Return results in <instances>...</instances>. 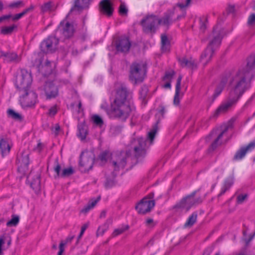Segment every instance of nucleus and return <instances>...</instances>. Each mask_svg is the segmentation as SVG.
Returning <instances> with one entry per match:
<instances>
[{
  "instance_id": "3",
  "label": "nucleus",
  "mask_w": 255,
  "mask_h": 255,
  "mask_svg": "<svg viewBox=\"0 0 255 255\" xmlns=\"http://www.w3.org/2000/svg\"><path fill=\"white\" fill-rule=\"evenodd\" d=\"M111 109L113 114L123 120H126L134 109L131 95L125 86L121 85L117 89Z\"/></svg>"
},
{
  "instance_id": "18",
  "label": "nucleus",
  "mask_w": 255,
  "mask_h": 255,
  "mask_svg": "<svg viewBox=\"0 0 255 255\" xmlns=\"http://www.w3.org/2000/svg\"><path fill=\"white\" fill-rule=\"evenodd\" d=\"M29 163L28 154L27 153H22L19 156L17 159L18 169L24 171L27 168Z\"/></svg>"
},
{
  "instance_id": "61",
  "label": "nucleus",
  "mask_w": 255,
  "mask_h": 255,
  "mask_svg": "<svg viewBox=\"0 0 255 255\" xmlns=\"http://www.w3.org/2000/svg\"><path fill=\"white\" fill-rule=\"evenodd\" d=\"M227 11L228 13H232L235 11V6L234 5H230L227 8Z\"/></svg>"
},
{
  "instance_id": "30",
  "label": "nucleus",
  "mask_w": 255,
  "mask_h": 255,
  "mask_svg": "<svg viewBox=\"0 0 255 255\" xmlns=\"http://www.w3.org/2000/svg\"><path fill=\"white\" fill-rule=\"evenodd\" d=\"M225 85V82H222L216 88L213 95L211 98L212 103H213L216 98L221 93Z\"/></svg>"
},
{
  "instance_id": "40",
  "label": "nucleus",
  "mask_w": 255,
  "mask_h": 255,
  "mask_svg": "<svg viewBox=\"0 0 255 255\" xmlns=\"http://www.w3.org/2000/svg\"><path fill=\"white\" fill-rule=\"evenodd\" d=\"M191 1V0H179L176 5L181 9H184L190 5Z\"/></svg>"
},
{
  "instance_id": "32",
  "label": "nucleus",
  "mask_w": 255,
  "mask_h": 255,
  "mask_svg": "<svg viewBox=\"0 0 255 255\" xmlns=\"http://www.w3.org/2000/svg\"><path fill=\"white\" fill-rule=\"evenodd\" d=\"M99 200L100 197H98L97 199L91 201L81 210V212L83 213H87L96 205Z\"/></svg>"
},
{
  "instance_id": "33",
  "label": "nucleus",
  "mask_w": 255,
  "mask_h": 255,
  "mask_svg": "<svg viewBox=\"0 0 255 255\" xmlns=\"http://www.w3.org/2000/svg\"><path fill=\"white\" fill-rule=\"evenodd\" d=\"M99 200L100 197H98L97 199L91 201L81 210V212L83 213H87L96 205Z\"/></svg>"
},
{
  "instance_id": "50",
  "label": "nucleus",
  "mask_w": 255,
  "mask_h": 255,
  "mask_svg": "<svg viewBox=\"0 0 255 255\" xmlns=\"http://www.w3.org/2000/svg\"><path fill=\"white\" fill-rule=\"evenodd\" d=\"M248 25L250 26L255 25V13L251 14L248 19Z\"/></svg>"
},
{
  "instance_id": "13",
  "label": "nucleus",
  "mask_w": 255,
  "mask_h": 255,
  "mask_svg": "<svg viewBox=\"0 0 255 255\" xmlns=\"http://www.w3.org/2000/svg\"><path fill=\"white\" fill-rule=\"evenodd\" d=\"M94 163V155L91 152H83L80 157V165L83 170L88 171L92 169Z\"/></svg>"
},
{
  "instance_id": "2",
  "label": "nucleus",
  "mask_w": 255,
  "mask_h": 255,
  "mask_svg": "<svg viewBox=\"0 0 255 255\" xmlns=\"http://www.w3.org/2000/svg\"><path fill=\"white\" fill-rule=\"evenodd\" d=\"M255 56L251 55L248 59L245 68L234 73L230 78L229 96L238 101L249 88V82L253 78L255 71Z\"/></svg>"
},
{
  "instance_id": "64",
  "label": "nucleus",
  "mask_w": 255,
  "mask_h": 255,
  "mask_svg": "<svg viewBox=\"0 0 255 255\" xmlns=\"http://www.w3.org/2000/svg\"><path fill=\"white\" fill-rule=\"evenodd\" d=\"M105 230L102 228L99 227L97 230V234L98 236L103 235L105 233Z\"/></svg>"
},
{
  "instance_id": "27",
  "label": "nucleus",
  "mask_w": 255,
  "mask_h": 255,
  "mask_svg": "<svg viewBox=\"0 0 255 255\" xmlns=\"http://www.w3.org/2000/svg\"><path fill=\"white\" fill-rule=\"evenodd\" d=\"M34 6L31 5L29 7L24 9L21 12L16 14L14 15H12L11 19L13 21H16L21 18L22 16L26 14L27 13L32 11L34 9Z\"/></svg>"
},
{
  "instance_id": "52",
  "label": "nucleus",
  "mask_w": 255,
  "mask_h": 255,
  "mask_svg": "<svg viewBox=\"0 0 255 255\" xmlns=\"http://www.w3.org/2000/svg\"><path fill=\"white\" fill-rule=\"evenodd\" d=\"M71 106L73 107V108H78V110L77 111L78 113H80V112H82L83 111V109L81 107L82 106V103H81V102L80 101H78V103L77 104H76L75 103H73Z\"/></svg>"
},
{
  "instance_id": "34",
  "label": "nucleus",
  "mask_w": 255,
  "mask_h": 255,
  "mask_svg": "<svg viewBox=\"0 0 255 255\" xmlns=\"http://www.w3.org/2000/svg\"><path fill=\"white\" fill-rule=\"evenodd\" d=\"M99 200L100 197H98L97 199L91 201L81 210V212L83 213H87L96 205Z\"/></svg>"
},
{
  "instance_id": "62",
  "label": "nucleus",
  "mask_w": 255,
  "mask_h": 255,
  "mask_svg": "<svg viewBox=\"0 0 255 255\" xmlns=\"http://www.w3.org/2000/svg\"><path fill=\"white\" fill-rule=\"evenodd\" d=\"M228 189L229 188L228 187H226L225 185H223L221 189V192L219 194V196H220L223 195Z\"/></svg>"
},
{
  "instance_id": "48",
  "label": "nucleus",
  "mask_w": 255,
  "mask_h": 255,
  "mask_svg": "<svg viewBox=\"0 0 255 255\" xmlns=\"http://www.w3.org/2000/svg\"><path fill=\"white\" fill-rule=\"evenodd\" d=\"M19 222V218L17 216H14L12 218V219L8 221L6 223V225L7 226H15Z\"/></svg>"
},
{
  "instance_id": "51",
  "label": "nucleus",
  "mask_w": 255,
  "mask_h": 255,
  "mask_svg": "<svg viewBox=\"0 0 255 255\" xmlns=\"http://www.w3.org/2000/svg\"><path fill=\"white\" fill-rule=\"evenodd\" d=\"M248 195L245 194H240L237 197V203L241 204H242L247 198Z\"/></svg>"
},
{
  "instance_id": "28",
  "label": "nucleus",
  "mask_w": 255,
  "mask_h": 255,
  "mask_svg": "<svg viewBox=\"0 0 255 255\" xmlns=\"http://www.w3.org/2000/svg\"><path fill=\"white\" fill-rule=\"evenodd\" d=\"M161 39V50L163 52H167L170 49V42L165 34H162Z\"/></svg>"
},
{
  "instance_id": "54",
  "label": "nucleus",
  "mask_w": 255,
  "mask_h": 255,
  "mask_svg": "<svg viewBox=\"0 0 255 255\" xmlns=\"http://www.w3.org/2000/svg\"><path fill=\"white\" fill-rule=\"evenodd\" d=\"M233 179L232 178H229L227 179L224 182V185L228 187L229 189L231 187L233 184Z\"/></svg>"
},
{
  "instance_id": "6",
  "label": "nucleus",
  "mask_w": 255,
  "mask_h": 255,
  "mask_svg": "<svg viewBox=\"0 0 255 255\" xmlns=\"http://www.w3.org/2000/svg\"><path fill=\"white\" fill-rule=\"evenodd\" d=\"M32 81L30 72L25 69H21L16 77L15 84L19 92H25L30 88Z\"/></svg>"
},
{
  "instance_id": "41",
  "label": "nucleus",
  "mask_w": 255,
  "mask_h": 255,
  "mask_svg": "<svg viewBox=\"0 0 255 255\" xmlns=\"http://www.w3.org/2000/svg\"><path fill=\"white\" fill-rule=\"evenodd\" d=\"M73 239V237H69L67 238L66 241H62L60 245H59V251L58 253V255H62V253H63L64 251V248L65 246L66 245V244L69 242H71V240Z\"/></svg>"
},
{
  "instance_id": "7",
  "label": "nucleus",
  "mask_w": 255,
  "mask_h": 255,
  "mask_svg": "<svg viewBox=\"0 0 255 255\" xmlns=\"http://www.w3.org/2000/svg\"><path fill=\"white\" fill-rule=\"evenodd\" d=\"M146 67L143 63H133L130 68L129 79L134 84L142 82L145 76Z\"/></svg>"
},
{
  "instance_id": "12",
  "label": "nucleus",
  "mask_w": 255,
  "mask_h": 255,
  "mask_svg": "<svg viewBox=\"0 0 255 255\" xmlns=\"http://www.w3.org/2000/svg\"><path fill=\"white\" fill-rule=\"evenodd\" d=\"M59 43V40L55 36H50L41 43L40 47L43 52L55 51Z\"/></svg>"
},
{
  "instance_id": "29",
  "label": "nucleus",
  "mask_w": 255,
  "mask_h": 255,
  "mask_svg": "<svg viewBox=\"0 0 255 255\" xmlns=\"http://www.w3.org/2000/svg\"><path fill=\"white\" fill-rule=\"evenodd\" d=\"M197 218V214L196 213H193L191 216H189L186 222L184 224L185 227H192L196 222Z\"/></svg>"
},
{
  "instance_id": "57",
  "label": "nucleus",
  "mask_w": 255,
  "mask_h": 255,
  "mask_svg": "<svg viewBox=\"0 0 255 255\" xmlns=\"http://www.w3.org/2000/svg\"><path fill=\"white\" fill-rule=\"evenodd\" d=\"M145 225L148 227H152L155 225V224L153 219H147L145 221Z\"/></svg>"
},
{
  "instance_id": "8",
  "label": "nucleus",
  "mask_w": 255,
  "mask_h": 255,
  "mask_svg": "<svg viewBox=\"0 0 255 255\" xmlns=\"http://www.w3.org/2000/svg\"><path fill=\"white\" fill-rule=\"evenodd\" d=\"M196 191H194L190 195L182 199L175 207L177 211L182 212H187L193 206L202 202L200 198L195 199L194 198Z\"/></svg>"
},
{
  "instance_id": "56",
  "label": "nucleus",
  "mask_w": 255,
  "mask_h": 255,
  "mask_svg": "<svg viewBox=\"0 0 255 255\" xmlns=\"http://www.w3.org/2000/svg\"><path fill=\"white\" fill-rule=\"evenodd\" d=\"M43 146L44 145L42 143L39 142L37 143V145L35 147H34L33 149L34 151L39 152L41 151Z\"/></svg>"
},
{
  "instance_id": "39",
  "label": "nucleus",
  "mask_w": 255,
  "mask_h": 255,
  "mask_svg": "<svg viewBox=\"0 0 255 255\" xmlns=\"http://www.w3.org/2000/svg\"><path fill=\"white\" fill-rule=\"evenodd\" d=\"M157 132V128H153L147 133L146 142H149L150 144H152Z\"/></svg>"
},
{
  "instance_id": "11",
  "label": "nucleus",
  "mask_w": 255,
  "mask_h": 255,
  "mask_svg": "<svg viewBox=\"0 0 255 255\" xmlns=\"http://www.w3.org/2000/svg\"><path fill=\"white\" fill-rule=\"evenodd\" d=\"M237 102V99H234V98L229 96L228 98L216 110L213 116L216 118L221 115L226 114Z\"/></svg>"
},
{
  "instance_id": "37",
  "label": "nucleus",
  "mask_w": 255,
  "mask_h": 255,
  "mask_svg": "<svg viewBox=\"0 0 255 255\" xmlns=\"http://www.w3.org/2000/svg\"><path fill=\"white\" fill-rule=\"evenodd\" d=\"M31 187L35 191H38L40 187V176L38 174L36 175V177L31 182Z\"/></svg>"
},
{
  "instance_id": "1",
  "label": "nucleus",
  "mask_w": 255,
  "mask_h": 255,
  "mask_svg": "<svg viewBox=\"0 0 255 255\" xmlns=\"http://www.w3.org/2000/svg\"><path fill=\"white\" fill-rule=\"evenodd\" d=\"M129 146V153L117 152L111 154L108 151L103 152L99 157L101 162L104 163L110 157L109 162L111 166L115 171H118L126 166L127 154H133L136 157H141L145 154L146 142L142 137L133 139Z\"/></svg>"
},
{
  "instance_id": "55",
  "label": "nucleus",
  "mask_w": 255,
  "mask_h": 255,
  "mask_svg": "<svg viewBox=\"0 0 255 255\" xmlns=\"http://www.w3.org/2000/svg\"><path fill=\"white\" fill-rule=\"evenodd\" d=\"M57 112V108L56 106L52 107L49 110V115L51 116L55 115Z\"/></svg>"
},
{
  "instance_id": "25",
  "label": "nucleus",
  "mask_w": 255,
  "mask_h": 255,
  "mask_svg": "<svg viewBox=\"0 0 255 255\" xmlns=\"http://www.w3.org/2000/svg\"><path fill=\"white\" fill-rule=\"evenodd\" d=\"M148 87L146 86H143L139 91V99L143 105H145L147 102L148 98Z\"/></svg>"
},
{
  "instance_id": "31",
  "label": "nucleus",
  "mask_w": 255,
  "mask_h": 255,
  "mask_svg": "<svg viewBox=\"0 0 255 255\" xmlns=\"http://www.w3.org/2000/svg\"><path fill=\"white\" fill-rule=\"evenodd\" d=\"M91 121L96 126L101 127L104 125V121L102 118L97 115H94L92 116Z\"/></svg>"
},
{
  "instance_id": "9",
  "label": "nucleus",
  "mask_w": 255,
  "mask_h": 255,
  "mask_svg": "<svg viewBox=\"0 0 255 255\" xmlns=\"http://www.w3.org/2000/svg\"><path fill=\"white\" fill-rule=\"evenodd\" d=\"M20 103L23 108L31 107L33 106L37 102V95L33 91L26 90L25 92H19Z\"/></svg>"
},
{
  "instance_id": "14",
  "label": "nucleus",
  "mask_w": 255,
  "mask_h": 255,
  "mask_svg": "<svg viewBox=\"0 0 255 255\" xmlns=\"http://www.w3.org/2000/svg\"><path fill=\"white\" fill-rule=\"evenodd\" d=\"M154 205L155 202L153 200L145 198L137 204L136 209L138 213L144 214L150 212Z\"/></svg>"
},
{
  "instance_id": "16",
  "label": "nucleus",
  "mask_w": 255,
  "mask_h": 255,
  "mask_svg": "<svg viewBox=\"0 0 255 255\" xmlns=\"http://www.w3.org/2000/svg\"><path fill=\"white\" fill-rule=\"evenodd\" d=\"M130 42L128 38L125 36L120 37L117 41L116 47L117 51L121 52H127L130 47Z\"/></svg>"
},
{
  "instance_id": "4",
  "label": "nucleus",
  "mask_w": 255,
  "mask_h": 255,
  "mask_svg": "<svg viewBox=\"0 0 255 255\" xmlns=\"http://www.w3.org/2000/svg\"><path fill=\"white\" fill-rule=\"evenodd\" d=\"M221 40V30L218 26L215 27L208 36V46L201 56V61L204 65L211 60L215 51L220 45Z\"/></svg>"
},
{
  "instance_id": "15",
  "label": "nucleus",
  "mask_w": 255,
  "mask_h": 255,
  "mask_svg": "<svg viewBox=\"0 0 255 255\" xmlns=\"http://www.w3.org/2000/svg\"><path fill=\"white\" fill-rule=\"evenodd\" d=\"M226 131V129L222 130V128H214L212 130L209 136L214 140L210 147V150H214L221 144L219 140Z\"/></svg>"
},
{
  "instance_id": "45",
  "label": "nucleus",
  "mask_w": 255,
  "mask_h": 255,
  "mask_svg": "<svg viewBox=\"0 0 255 255\" xmlns=\"http://www.w3.org/2000/svg\"><path fill=\"white\" fill-rule=\"evenodd\" d=\"M52 2L51 1H48L41 6V10L43 12H47L50 11L52 7Z\"/></svg>"
},
{
  "instance_id": "38",
  "label": "nucleus",
  "mask_w": 255,
  "mask_h": 255,
  "mask_svg": "<svg viewBox=\"0 0 255 255\" xmlns=\"http://www.w3.org/2000/svg\"><path fill=\"white\" fill-rule=\"evenodd\" d=\"M16 28V26L14 24L9 26H4L1 28L0 32L4 35L10 34Z\"/></svg>"
},
{
  "instance_id": "58",
  "label": "nucleus",
  "mask_w": 255,
  "mask_h": 255,
  "mask_svg": "<svg viewBox=\"0 0 255 255\" xmlns=\"http://www.w3.org/2000/svg\"><path fill=\"white\" fill-rule=\"evenodd\" d=\"M88 224H85L82 226V227L81 228V232L80 233V235L78 236V240H79L81 238V237L83 236L84 232L85 231L86 229L88 228Z\"/></svg>"
},
{
  "instance_id": "19",
  "label": "nucleus",
  "mask_w": 255,
  "mask_h": 255,
  "mask_svg": "<svg viewBox=\"0 0 255 255\" xmlns=\"http://www.w3.org/2000/svg\"><path fill=\"white\" fill-rule=\"evenodd\" d=\"M54 170L56 173L57 176H60L61 177H68L73 174L74 173V170L71 167L64 168L61 172V167L60 165L58 163H56L55 166L54 167Z\"/></svg>"
},
{
  "instance_id": "59",
  "label": "nucleus",
  "mask_w": 255,
  "mask_h": 255,
  "mask_svg": "<svg viewBox=\"0 0 255 255\" xmlns=\"http://www.w3.org/2000/svg\"><path fill=\"white\" fill-rule=\"evenodd\" d=\"M12 15L11 14H7L2 15L0 17V23L2 22L3 21L7 20L8 21L10 18H11Z\"/></svg>"
},
{
  "instance_id": "47",
  "label": "nucleus",
  "mask_w": 255,
  "mask_h": 255,
  "mask_svg": "<svg viewBox=\"0 0 255 255\" xmlns=\"http://www.w3.org/2000/svg\"><path fill=\"white\" fill-rule=\"evenodd\" d=\"M119 13L122 15H127L128 9L124 3H121L119 10Z\"/></svg>"
},
{
  "instance_id": "43",
  "label": "nucleus",
  "mask_w": 255,
  "mask_h": 255,
  "mask_svg": "<svg viewBox=\"0 0 255 255\" xmlns=\"http://www.w3.org/2000/svg\"><path fill=\"white\" fill-rule=\"evenodd\" d=\"M128 228H129L128 226L127 225L124 227L115 229L112 234V236L113 237L117 236L122 234L125 231L128 230Z\"/></svg>"
},
{
  "instance_id": "44",
  "label": "nucleus",
  "mask_w": 255,
  "mask_h": 255,
  "mask_svg": "<svg viewBox=\"0 0 255 255\" xmlns=\"http://www.w3.org/2000/svg\"><path fill=\"white\" fill-rule=\"evenodd\" d=\"M23 5V2L21 0H18L10 3L8 5V7L10 8H17Z\"/></svg>"
},
{
  "instance_id": "21",
  "label": "nucleus",
  "mask_w": 255,
  "mask_h": 255,
  "mask_svg": "<svg viewBox=\"0 0 255 255\" xmlns=\"http://www.w3.org/2000/svg\"><path fill=\"white\" fill-rule=\"evenodd\" d=\"M101 12L107 15L111 16L113 11V8L109 0H103L100 2Z\"/></svg>"
},
{
  "instance_id": "23",
  "label": "nucleus",
  "mask_w": 255,
  "mask_h": 255,
  "mask_svg": "<svg viewBox=\"0 0 255 255\" xmlns=\"http://www.w3.org/2000/svg\"><path fill=\"white\" fill-rule=\"evenodd\" d=\"M182 80V77L179 76L177 79L176 88H175V94L174 98L173 103L175 105H178L180 103V97H182V94H180V91L181 89V82Z\"/></svg>"
},
{
  "instance_id": "35",
  "label": "nucleus",
  "mask_w": 255,
  "mask_h": 255,
  "mask_svg": "<svg viewBox=\"0 0 255 255\" xmlns=\"http://www.w3.org/2000/svg\"><path fill=\"white\" fill-rule=\"evenodd\" d=\"M89 133L88 128H78L77 132V135L82 141L86 139Z\"/></svg>"
},
{
  "instance_id": "24",
  "label": "nucleus",
  "mask_w": 255,
  "mask_h": 255,
  "mask_svg": "<svg viewBox=\"0 0 255 255\" xmlns=\"http://www.w3.org/2000/svg\"><path fill=\"white\" fill-rule=\"evenodd\" d=\"M179 62L182 67L193 68L195 66V61L191 58L182 57L179 59Z\"/></svg>"
},
{
  "instance_id": "63",
  "label": "nucleus",
  "mask_w": 255,
  "mask_h": 255,
  "mask_svg": "<svg viewBox=\"0 0 255 255\" xmlns=\"http://www.w3.org/2000/svg\"><path fill=\"white\" fill-rule=\"evenodd\" d=\"M51 133L55 135H57L60 132L61 128H51Z\"/></svg>"
},
{
  "instance_id": "20",
  "label": "nucleus",
  "mask_w": 255,
  "mask_h": 255,
  "mask_svg": "<svg viewBox=\"0 0 255 255\" xmlns=\"http://www.w3.org/2000/svg\"><path fill=\"white\" fill-rule=\"evenodd\" d=\"M255 146V141H252L247 146L241 148L238 150L234 156V159L237 160L242 159L245 156L246 153L253 149Z\"/></svg>"
},
{
  "instance_id": "17",
  "label": "nucleus",
  "mask_w": 255,
  "mask_h": 255,
  "mask_svg": "<svg viewBox=\"0 0 255 255\" xmlns=\"http://www.w3.org/2000/svg\"><path fill=\"white\" fill-rule=\"evenodd\" d=\"M44 91L47 99L56 97L58 93L57 88L51 83H46Z\"/></svg>"
},
{
  "instance_id": "22",
  "label": "nucleus",
  "mask_w": 255,
  "mask_h": 255,
  "mask_svg": "<svg viewBox=\"0 0 255 255\" xmlns=\"http://www.w3.org/2000/svg\"><path fill=\"white\" fill-rule=\"evenodd\" d=\"M1 56L4 57V60L7 62L18 63L21 60V57L15 53L1 52Z\"/></svg>"
},
{
  "instance_id": "49",
  "label": "nucleus",
  "mask_w": 255,
  "mask_h": 255,
  "mask_svg": "<svg viewBox=\"0 0 255 255\" xmlns=\"http://www.w3.org/2000/svg\"><path fill=\"white\" fill-rule=\"evenodd\" d=\"M237 119L236 117L231 118L227 123V125L225 128H232L233 127L237 126L236 123H237Z\"/></svg>"
},
{
  "instance_id": "42",
  "label": "nucleus",
  "mask_w": 255,
  "mask_h": 255,
  "mask_svg": "<svg viewBox=\"0 0 255 255\" xmlns=\"http://www.w3.org/2000/svg\"><path fill=\"white\" fill-rule=\"evenodd\" d=\"M7 112L8 116L14 120H20L21 119V116L12 110L9 109Z\"/></svg>"
},
{
  "instance_id": "10",
  "label": "nucleus",
  "mask_w": 255,
  "mask_h": 255,
  "mask_svg": "<svg viewBox=\"0 0 255 255\" xmlns=\"http://www.w3.org/2000/svg\"><path fill=\"white\" fill-rule=\"evenodd\" d=\"M75 31V27L72 22L63 20L61 22L57 30V33L62 35L64 38H68L72 37Z\"/></svg>"
},
{
  "instance_id": "36",
  "label": "nucleus",
  "mask_w": 255,
  "mask_h": 255,
  "mask_svg": "<svg viewBox=\"0 0 255 255\" xmlns=\"http://www.w3.org/2000/svg\"><path fill=\"white\" fill-rule=\"evenodd\" d=\"M90 0H75V7L78 9L86 7Z\"/></svg>"
},
{
  "instance_id": "5",
  "label": "nucleus",
  "mask_w": 255,
  "mask_h": 255,
  "mask_svg": "<svg viewBox=\"0 0 255 255\" xmlns=\"http://www.w3.org/2000/svg\"><path fill=\"white\" fill-rule=\"evenodd\" d=\"M173 13L172 11H169L161 19H159L154 15H147L141 21L143 30L146 33H154L158 25L170 24L172 21V16Z\"/></svg>"
},
{
  "instance_id": "26",
  "label": "nucleus",
  "mask_w": 255,
  "mask_h": 255,
  "mask_svg": "<svg viewBox=\"0 0 255 255\" xmlns=\"http://www.w3.org/2000/svg\"><path fill=\"white\" fill-rule=\"evenodd\" d=\"M10 147V145L8 141L3 139L0 140V149L3 156L9 152Z\"/></svg>"
},
{
  "instance_id": "53",
  "label": "nucleus",
  "mask_w": 255,
  "mask_h": 255,
  "mask_svg": "<svg viewBox=\"0 0 255 255\" xmlns=\"http://www.w3.org/2000/svg\"><path fill=\"white\" fill-rule=\"evenodd\" d=\"M165 112H166V110H165L164 107L161 106L159 107V110H158V112L157 115H158L159 116H161L162 118H163L164 114L165 113Z\"/></svg>"
},
{
  "instance_id": "46",
  "label": "nucleus",
  "mask_w": 255,
  "mask_h": 255,
  "mask_svg": "<svg viewBox=\"0 0 255 255\" xmlns=\"http://www.w3.org/2000/svg\"><path fill=\"white\" fill-rule=\"evenodd\" d=\"M174 75V72L173 71L166 72L163 78V80L171 82Z\"/></svg>"
},
{
  "instance_id": "60",
  "label": "nucleus",
  "mask_w": 255,
  "mask_h": 255,
  "mask_svg": "<svg viewBox=\"0 0 255 255\" xmlns=\"http://www.w3.org/2000/svg\"><path fill=\"white\" fill-rule=\"evenodd\" d=\"M5 237L3 236L0 238V254H2V246L4 244Z\"/></svg>"
}]
</instances>
